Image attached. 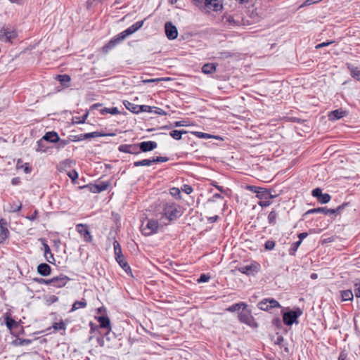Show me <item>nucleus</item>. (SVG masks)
Listing matches in <instances>:
<instances>
[{"instance_id":"nucleus-50","label":"nucleus","mask_w":360,"mask_h":360,"mask_svg":"<svg viewBox=\"0 0 360 360\" xmlns=\"http://www.w3.org/2000/svg\"><path fill=\"white\" fill-rule=\"evenodd\" d=\"M56 143H58L57 148L60 149V148H63L64 147H65L69 143V141L68 140H61L59 138V141H57Z\"/></svg>"},{"instance_id":"nucleus-52","label":"nucleus","mask_w":360,"mask_h":360,"mask_svg":"<svg viewBox=\"0 0 360 360\" xmlns=\"http://www.w3.org/2000/svg\"><path fill=\"white\" fill-rule=\"evenodd\" d=\"M271 199V198L260 200V201L258 202V205L261 207H268L271 204V202L270 201Z\"/></svg>"},{"instance_id":"nucleus-57","label":"nucleus","mask_w":360,"mask_h":360,"mask_svg":"<svg viewBox=\"0 0 360 360\" xmlns=\"http://www.w3.org/2000/svg\"><path fill=\"white\" fill-rule=\"evenodd\" d=\"M35 281L39 284H45L51 285V279H44V278H37Z\"/></svg>"},{"instance_id":"nucleus-51","label":"nucleus","mask_w":360,"mask_h":360,"mask_svg":"<svg viewBox=\"0 0 360 360\" xmlns=\"http://www.w3.org/2000/svg\"><path fill=\"white\" fill-rule=\"evenodd\" d=\"M153 163H157V162H165L169 160V158L167 157H156L153 158Z\"/></svg>"},{"instance_id":"nucleus-23","label":"nucleus","mask_w":360,"mask_h":360,"mask_svg":"<svg viewBox=\"0 0 360 360\" xmlns=\"http://www.w3.org/2000/svg\"><path fill=\"white\" fill-rule=\"evenodd\" d=\"M37 272L41 276H47L51 274V268L48 264L41 263L37 266Z\"/></svg>"},{"instance_id":"nucleus-62","label":"nucleus","mask_w":360,"mask_h":360,"mask_svg":"<svg viewBox=\"0 0 360 360\" xmlns=\"http://www.w3.org/2000/svg\"><path fill=\"white\" fill-rule=\"evenodd\" d=\"M155 110H153L155 114L160 115H166L167 112L164 111L162 109L158 108V107H153Z\"/></svg>"},{"instance_id":"nucleus-63","label":"nucleus","mask_w":360,"mask_h":360,"mask_svg":"<svg viewBox=\"0 0 360 360\" xmlns=\"http://www.w3.org/2000/svg\"><path fill=\"white\" fill-rule=\"evenodd\" d=\"M22 168L23 169L25 174H29L32 171V168L30 167L28 163H25L22 165Z\"/></svg>"},{"instance_id":"nucleus-54","label":"nucleus","mask_w":360,"mask_h":360,"mask_svg":"<svg viewBox=\"0 0 360 360\" xmlns=\"http://www.w3.org/2000/svg\"><path fill=\"white\" fill-rule=\"evenodd\" d=\"M347 205V203H343L342 205L338 206L336 209H330V211H333V212H330V214H338L340 211H342L346 206Z\"/></svg>"},{"instance_id":"nucleus-21","label":"nucleus","mask_w":360,"mask_h":360,"mask_svg":"<svg viewBox=\"0 0 360 360\" xmlns=\"http://www.w3.org/2000/svg\"><path fill=\"white\" fill-rule=\"evenodd\" d=\"M75 164V162L70 159H66L61 162H60L57 165V170L60 172H63L66 171L67 169H70L72 167V165Z\"/></svg>"},{"instance_id":"nucleus-10","label":"nucleus","mask_w":360,"mask_h":360,"mask_svg":"<svg viewBox=\"0 0 360 360\" xmlns=\"http://www.w3.org/2000/svg\"><path fill=\"white\" fill-rule=\"evenodd\" d=\"M238 319L240 322L244 323L252 328L257 327L251 313L247 310H243L238 314Z\"/></svg>"},{"instance_id":"nucleus-15","label":"nucleus","mask_w":360,"mask_h":360,"mask_svg":"<svg viewBox=\"0 0 360 360\" xmlns=\"http://www.w3.org/2000/svg\"><path fill=\"white\" fill-rule=\"evenodd\" d=\"M8 223L6 219H0V243H3L9 236V231L7 228Z\"/></svg>"},{"instance_id":"nucleus-53","label":"nucleus","mask_w":360,"mask_h":360,"mask_svg":"<svg viewBox=\"0 0 360 360\" xmlns=\"http://www.w3.org/2000/svg\"><path fill=\"white\" fill-rule=\"evenodd\" d=\"M222 20H225V22H228L229 25H235L236 22L233 16L231 15H226L223 16Z\"/></svg>"},{"instance_id":"nucleus-27","label":"nucleus","mask_w":360,"mask_h":360,"mask_svg":"<svg viewBox=\"0 0 360 360\" xmlns=\"http://www.w3.org/2000/svg\"><path fill=\"white\" fill-rule=\"evenodd\" d=\"M122 269L129 276H133L131 269L123 256L121 259H116Z\"/></svg>"},{"instance_id":"nucleus-58","label":"nucleus","mask_w":360,"mask_h":360,"mask_svg":"<svg viewBox=\"0 0 360 360\" xmlns=\"http://www.w3.org/2000/svg\"><path fill=\"white\" fill-rule=\"evenodd\" d=\"M68 176L74 181L78 178V173L76 170H72L68 173Z\"/></svg>"},{"instance_id":"nucleus-28","label":"nucleus","mask_w":360,"mask_h":360,"mask_svg":"<svg viewBox=\"0 0 360 360\" xmlns=\"http://www.w3.org/2000/svg\"><path fill=\"white\" fill-rule=\"evenodd\" d=\"M330 212H333V211H330V209H328L327 207H318L308 210L305 214L314 213H323L325 215H329L330 214Z\"/></svg>"},{"instance_id":"nucleus-64","label":"nucleus","mask_w":360,"mask_h":360,"mask_svg":"<svg viewBox=\"0 0 360 360\" xmlns=\"http://www.w3.org/2000/svg\"><path fill=\"white\" fill-rule=\"evenodd\" d=\"M207 219L208 222L214 223L218 220L219 216L217 214H215L214 216L207 217Z\"/></svg>"},{"instance_id":"nucleus-36","label":"nucleus","mask_w":360,"mask_h":360,"mask_svg":"<svg viewBox=\"0 0 360 360\" xmlns=\"http://www.w3.org/2000/svg\"><path fill=\"white\" fill-rule=\"evenodd\" d=\"M153 164V160L151 159H144L142 160L136 161L133 163L134 167H140V166H150Z\"/></svg>"},{"instance_id":"nucleus-49","label":"nucleus","mask_w":360,"mask_h":360,"mask_svg":"<svg viewBox=\"0 0 360 360\" xmlns=\"http://www.w3.org/2000/svg\"><path fill=\"white\" fill-rule=\"evenodd\" d=\"M354 292L356 297H360V282H356L354 285Z\"/></svg>"},{"instance_id":"nucleus-42","label":"nucleus","mask_w":360,"mask_h":360,"mask_svg":"<svg viewBox=\"0 0 360 360\" xmlns=\"http://www.w3.org/2000/svg\"><path fill=\"white\" fill-rule=\"evenodd\" d=\"M81 188H85L87 189L89 191L93 193H99L98 190L97 189V185L96 184H89L87 185H85L84 186L80 187Z\"/></svg>"},{"instance_id":"nucleus-18","label":"nucleus","mask_w":360,"mask_h":360,"mask_svg":"<svg viewBox=\"0 0 360 360\" xmlns=\"http://www.w3.org/2000/svg\"><path fill=\"white\" fill-rule=\"evenodd\" d=\"M251 188L252 191H254L257 193V197L260 200L275 198V195H273L266 189L257 187H251Z\"/></svg>"},{"instance_id":"nucleus-12","label":"nucleus","mask_w":360,"mask_h":360,"mask_svg":"<svg viewBox=\"0 0 360 360\" xmlns=\"http://www.w3.org/2000/svg\"><path fill=\"white\" fill-rule=\"evenodd\" d=\"M77 231L83 237L86 242H91L93 237L91 235L88 226L86 224H79L76 226Z\"/></svg>"},{"instance_id":"nucleus-60","label":"nucleus","mask_w":360,"mask_h":360,"mask_svg":"<svg viewBox=\"0 0 360 360\" xmlns=\"http://www.w3.org/2000/svg\"><path fill=\"white\" fill-rule=\"evenodd\" d=\"M162 80H164L163 78H155V79H143L142 81L143 83L144 84H148V83H158Z\"/></svg>"},{"instance_id":"nucleus-40","label":"nucleus","mask_w":360,"mask_h":360,"mask_svg":"<svg viewBox=\"0 0 360 360\" xmlns=\"http://www.w3.org/2000/svg\"><path fill=\"white\" fill-rule=\"evenodd\" d=\"M186 131H181V130H172L170 132V136L176 139V140H180L181 139V135L183 134H186Z\"/></svg>"},{"instance_id":"nucleus-19","label":"nucleus","mask_w":360,"mask_h":360,"mask_svg":"<svg viewBox=\"0 0 360 360\" xmlns=\"http://www.w3.org/2000/svg\"><path fill=\"white\" fill-rule=\"evenodd\" d=\"M140 152H149L152 151L158 147V143L155 141H148L139 143Z\"/></svg>"},{"instance_id":"nucleus-59","label":"nucleus","mask_w":360,"mask_h":360,"mask_svg":"<svg viewBox=\"0 0 360 360\" xmlns=\"http://www.w3.org/2000/svg\"><path fill=\"white\" fill-rule=\"evenodd\" d=\"M22 208V204L20 202L18 205L13 204L11 207V212H17L20 211Z\"/></svg>"},{"instance_id":"nucleus-25","label":"nucleus","mask_w":360,"mask_h":360,"mask_svg":"<svg viewBox=\"0 0 360 360\" xmlns=\"http://www.w3.org/2000/svg\"><path fill=\"white\" fill-rule=\"evenodd\" d=\"M346 115V112L341 109H338L330 112L328 115L329 120L334 121L343 117Z\"/></svg>"},{"instance_id":"nucleus-48","label":"nucleus","mask_w":360,"mask_h":360,"mask_svg":"<svg viewBox=\"0 0 360 360\" xmlns=\"http://www.w3.org/2000/svg\"><path fill=\"white\" fill-rule=\"evenodd\" d=\"M301 244V240H298L294 243L292 244L291 245V248L290 249V255H294L295 252L297 251L298 247Z\"/></svg>"},{"instance_id":"nucleus-47","label":"nucleus","mask_w":360,"mask_h":360,"mask_svg":"<svg viewBox=\"0 0 360 360\" xmlns=\"http://www.w3.org/2000/svg\"><path fill=\"white\" fill-rule=\"evenodd\" d=\"M153 108L147 105H139V113L141 112H152Z\"/></svg>"},{"instance_id":"nucleus-26","label":"nucleus","mask_w":360,"mask_h":360,"mask_svg":"<svg viewBox=\"0 0 360 360\" xmlns=\"http://www.w3.org/2000/svg\"><path fill=\"white\" fill-rule=\"evenodd\" d=\"M347 66L350 72L351 76L357 81H360V70L357 67L349 63L347 64Z\"/></svg>"},{"instance_id":"nucleus-56","label":"nucleus","mask_w":360,"mask_h":360,"mask_svg":"<svg viewBox=\"0 0 360 360\" xmlns=\"http://www.w3.org/2000/svg\"><path fill=\"white\" fill-rule=\"evenodd\" d=\"M321 194H322V190L319 188H316L314 189L311 192L312 196L314 198H316L317 200H318V198H319V197Z\"/></svg>"},{"instance_id":"nucleus-55","label":"nucleus","mask_w":360,"mask_h":360,"mask_svg":"<svg viewBox=\"0 0 360 360\" xmlns=\"http://www.w3.org/2000/svg\"><path fill=\"white\" fill-rule=\"evenodd\" d=\"M265 249L267 250H271L274 248L275 247V243L273 241V240H267L266 243H265Z\"/></svg>"},{"instance_id":"nucleus-61","label":"nucleus","mask_w":360,"mask_h":360,"mask_svg":"<svg viewBox=\"0 0 360 360\" xmlns=\"http://www.w3.org/2000/svg\"><path fill=\"white\" fill-rule=\"evenodd\" d=\"M181 191H184L186 194H190L193 191V188L191 186L184 184L181 187Z\"/></svg>"},{"instance_id":"nucleus-44","label":"nucleus","mask_w":360,"mask_h":360,"mask_svg":"<svg viewBox=\"0 0 360 360\" xmlns=\"http://www.w3.org/2000/svg\"><path fill=\"white\" fill-rule=\"evenodd\" d=\"M331 199V197L329 194L328 193H322L319 198H318V201L320 202V203H322V204H326L327 202H328Z\"/></svg>"},{"instance_id":"nucleus-37","label":"nucleus","mask_w":360,"mask_h":360,"mask_svg":"<svg viewBox=\"0 0 360 360\" xmlns=\"http://www.w3.org/2000/svg\"><path fill=\"white\" fill-rule=\"evenodd\" d=\"M32 342V340L30 339H20L17 338L13 341V345L15 346H22V345H28Z\"/></svg>"},{"instance_id":"nucleus-38","label":"nucleus","mask_w":360,"mask_h":360,"mask_svg":"<svg viewBox=\"0 0 360 360\" xmlns=\"http://www.w3.org/2000/svg\"><path fill=\"white\" fill-rule=\"evenodd\" d=\"M58 80L64 86H68L67 84L70 82V77L68 75H60L57 77Z\"/></svg>"},{"instance_id":"nucleus-43","label":"nucleus","mask_w":360,"mask_h":360,"mask_svg":"<svg viewBox=\"0 0 360 360\" xmlns=\"http://www.w3.org/2000/svg\"><path fill=\"white\" fill-rule=\"evenodd\" d=\"M278 214L276 211L272 210L268 215V221L270 224L274 225L276 222Z\"/></svg>"},{"instance_id":"nucleus-34","label":"nucleus","mask_w":360,"mask_h":360,"mask_svg":"<svg viewBox=\"0 0 360 360\" xmlns=\"http://www.w3.org/2000/svg\"><path fill=\"white\" fill-rule=\"evenodd\" d=\"M341 295L344 301L352 300L354 297V293L351 290L342 291Z\"/></svg>"},{"instance_id":"nucleus-11","label":"nucleus","mask_w":360,"mask_h":360,"mask_svg":"<svg viewBox=\"0 0 360 360\" xmlns=\"http://www.w3.org/2000/svg\"><path fill=\"white\" fill-rule=\"evenodd\" d=\"M119 151L133 155H139L141 153L139 143L134 144H122L118 148Z\"/></svg>"},{"instance_id":"nucleus-30","label":"nucleus","mask_w":360,"mask_h":360,"mask_svg":"<svg viewBox=\"0 0 360 360\" xmlns=\"http://www.w3.org/2000/svg\"><path fill=\"white\" fill-rule=\"evenodd\" d=\"M124 107L133 113H139V105L134 104L128 101H124Z\"/></svg>"},{"instance_id":"nucleus-16","label":"nucleus","mask_w":360,"mask_h":360,"mask_svg":"<svg viewBox=\"0 0 360 360\" xmlns=\"http://www.w3.org/2000/svg\"><path fill=\"white\" fill-rule=\"evenodd\" d=\"M68 281H70V278L67 276L60 274L58 276L51 278V286L55 288H62L67 284Z\"/></svg>"},{"instance_id":"nucleus-22","label":"nucleus","mask_w":360,"mask_h":360,"mask_svg":"<svg viewBox=\"0 0 360 360\" xmlns=\"http://www.w3.org/2000/svg\"><path fill=\"white\" fill-rule=\"evenodd\" d=\"M108 135V134H105V133H101V132H98V131H93L91 133L80 134L77 137V140L81 141V140L87 139H90V138L103 137V136H106Z\"/></svg>"},{"instance_id":"nucleus-6","label":"nucleus","mask_w":360,"mask_h":360,"mask_svg":"<svg viewBox=\"0 0 360 360\" xmlns=\"http://www.w3.org/2000/svg\"><path fill=\"white\" fill-rule=\"evenodd\" d=\"M302 312L300 309H297L295 311L285 312L283 315V323L286 326L292 325L296 321V319L302 314Z\"/></svg>"},{"instance_id":"nucleus-3","label":"nucleus","mask_w":360,"mask_h":360,"mask_svg":"<svg viewBox=\"0 0 360 360\" xmlns=\"http://www.w3.org/2000/svg\"><path fill=\"white\" fill-rule=\"evenodd\" d=\"M159 224L156 219H148L146 224L143 223L141 226V231L146 236H151L158 232Z\"/></svg>"},{"instance_id":"nucleus-13","label":"nucleus","mask_w":360,"mask_h":360,"mask_svg":"<svg viewBox=\"0 0 360 360\" xmlns=\"http://www.w3.org/2000/svg\"><path fill=\"white\" fill-rule=\"evenodd\" d=\"M165 31L167 37L169 40L175 39L178 36V31L176 27L171 22H167L165 24Z\"/></svg>"},{"instance_id":"nucleus-14","label":"nucleus","mask_w":360,"mask_h":360,"mask_svg":"<svg viewBox=\"0 0 360 360\" xmlns=\"http://www.w3.org/2000/svg\"><path fill=\"white\" fill-rule=\"evenodd\" d=\"M204 139L207 140L206 141H204V146H206L207 148L211 147L212 145L214 146H219L217 143L212 142V140L222 142L224 139L220 136L217 135H212L211 134L205 133L204 132Z\"/></svg>"},{"instance_id":"nucleus-7","label":"nucleus","mask_w":360,"mask_h":360,"mask_svg":"<svg viewBox=\"0 0 360 360\" xmlns=\"http://www.w3.org/2000/svg\"><path fill=\"white\" fill-rule=\"evenodd\" d=\"M260 269V265L256 262H253L249 265L243 266L238 268V270L247 276H254L257 274Z\"/></svg>"},{"instance_id":"nucleus-24","label":"nucleus","mask_w":360,"mask_h":360,"mask_svg":"<svg viewBox=\"0 0 360 360\" xmlns=\"http://www.w3.org/2000/svg\"><path fill=\"white\" fill-rule=\"evenodd\" d=\"M43 246L44 250V257H46V261L51 264H53L55 259L53 255L51 253L49 245L46 243H43Z\"/></svg>"},{"instance_id":"nucleus-39","label":"nucleus","mask_w":360,"mask_h":360,"mask_svg":"<svg viewBox=\"0 0 360 360\" xmlns=\"http://www.w3.org/2000/svg\"><path fill=\"white\" fill-rule=\"evenodd\" d=\"M5 324L9 330H11L17 325L16 321L8 315L5 317Z\"/></svg>"},{"instance_id":"nucleus-31","label":"nucleus","mask_w":360,"mask_h":360,"mask_svg":"<svg viewBox=\"0 0 360 360\" xmlns=\"http://www.w3.org/2000/svg\"><path fill=\"white\" fill-rule=\"evenodd\" d=\"M100 112L101 115H105L107 113H110L111 115H117L120 113V111L117 107L113 108H103L100 110Z\"/></svg>"},{"instance_id":"nucleus-29","label":"nucleus","mask_w":360,"mask_h":360,"mask_svg":"<svg viewBox=\"0 0 360 360\" xmlns=\"http://www.w3.org/2000/svg\"><path fill=\"white\" fill-rule=\"evenodd\" d=\"M98 321L101 328L110 329V321L108 316H101L98 318Z\"/></svg>"},{"instance_id":"nucleus-35","label":"nucleus","mask_w":360,"mask_h":360,"mask_svg":"<svg viewBox=\"0 0 360 360\" xmlns=\"http://www.w3.org/2000/svg\"><path fill=\"white\" fill-rule=\"evenodd\" d=\"M241 307H243V309H245V308L247 307V304H245L244 302L236 303L230 306L227 309V310L229 311L233 312L236 311H238Z\"/></svg>"},{"instance_id":"nucleus-45","label":"nucleus","mask_w":360,"mask_h":360,"mask_svg":"<svg viewBox=\"0 0 360 360\" xmlns=\"http://www.w3.org/2000/svg\"><path fill=\"white\" fill-rule=\"evenodd\" d=\"M169 193L174 197L176 199H181V190L178 188L173 187L170 188Z\"/></svg>"},{"instance_id":"nucleus-46","label":"nucleus","mask_w":360,"mask_h":360,"mask_svg":"<svg viewBox=\"0 0 360 360\" xmlns=\"http://www.w3.org/2000/svg\"><path fill=\"white\" fill-rule=\"evenodd\" d=\"M52 327L56 330H65L66 329V325L63 322V320H61L59 323H56V322L53 323Z\"/></svg>"},{"instance_id":"nucleus-33","label":"nucleus","mask_w":360,"mask_h":360,"mask_svg":"<svg viewBox=\"0 0 360 360\" xmlns=\"http://www.w3.org/2000/svg\"><path fill=\"white\" fill-rule=\"evenodd\" d=\"M217 64L212 63H205L204 64V74H210L214 72L216 70Z\"/></svg>"},{"instance_id":"nucleus-32","label":"nucleus","mask_w":360,"mask_h":360,"mask_svg":"<svg viewBox=\"0 0 360 360\" xmlns=\"http://www.w3.org/2000/svg\"><path fill=\"white\" fill-rule=\"evenodd\" d=\"M87 305V302L85 299H82L81 301H75L72 304L71 311H75L80 308H84Z\"/></svg>"},{"instance_id":"nucleus-41","label":"nucleus","mask_w":360,"mask_h":360,"mask_svg":"<svg viewBox=\"0 0 360 360\" xmlns=\"http://www.w3.org/2000/svg\"><path fill=\"white\" fill-rule=\"evenodd\" d=\"M97 189L98 190V193L108 190L110 184L108 181H101L99 184H97Z\"/></svg>"},{"instance_id":"nucleus-9","label":"nucleus","mask_w":360,"mask_h":360,"mask_svg":"<svg viewBox=\"0 0 360 360\" xmlns=\"http://www.w3.org/2000/svg\"><path fill=\"white\" fill-rule=\"evenodd\" d=\"M258 307L263 311H269L273 308H279L281 307L280 304L276 300L271 299H264L261 302L258 303Z\"/></svg>"},{"instance_id":"nucleus-8","label":"nucleus","mask_w":360,"mask_h":360,"mask_svg":"<svg viewBox=\"0 0 360 360\" xmlns=\"http://www.w3.org/2000/svg\"><path fill=\"white\" fill-rule=\"evenodd\" d=\"M126 37L122 32L112 37L103 47L104 52H108L125 39Z\"/></svg>"},{"instance_id":"nucleus-5","label":"nucleus","mask_w":360,"mask_h":360,"mask_svg":"<svg viewBox=\"0 0 360 360\" xmlns=\"http://www.w3.org/2000/svg\"><path fill=\"white\" fill-rule=\"evenodd\" d=\"M16 37L15 31L8 26H0V39L6 42H10Z\"/></svg>"},{"instance_id":"nucleus-17","label":"nucleus","mask_w":360,"mask_h":360,"mask_svg":"<svg viewBox=\"0 0 360 360\" xmlns=\"http://www.w3.org/2000/svg\"><path fill=\"white\" fill-rule=\"evenodd\" d=\"M44 141H49L50 143H56L59 141V136L55 131L46 132L42 139L37 141V146H40Z\"/></svg>"},{"instance_id":"nucleus-1","label":"nucleus","mask_w":360,"mask_h":360,"mask_svg":"<svg viewBox=\"0 0 360 360\" xmlns=\"http://www.w3.org/2000/svg\"><path fill=\"white\" fill-rule=\"evenodd\" d=\"M161 214V219H166L170 222L183 214L182 207L175 202H167L163 205Z\"/></svg>"},{"instance_id":"nucleus-4","label":"nucleus","mask_w":360,"mask_h":360,"mask_svg":"<svg viewBox=\"0 0 360 360\" xmlns=\"http://www.w3.org/2000/svg\"><path fill=\"white\" fill-rule=\"evenodd\" d=\"M213 198V200L208 199L206 203V209L210 214L218 211L222 205V197L219 193H214Z\"/></svg>"},{"instance_id":"nucleus-20","label":"nucleus","mask_w":360,"mask_h":360,"mask_svg":"<svg viewBox=\"0 0 360 360\" xmlns=\"http://www.w3.org/2000/svg\"><path fill=\"white\" fill-rule=\"evenodd\" d=\"M144 20H140L136 22L134 24L129 27L127 29L124 30L122 33L124 34V36L127 37L134 32H136L137 30H139L143 25Z\"/></svg>"},{"instance_id":"nucleus-2","label":"nucleus","mask_w":360,"mask_h":360,"mask_svg":"<svg viewBox=\"0 0 360 360\" xmlns=\"http://www.w3.org/2000/svg\"><path fill=\"white\" fill-rule=\"evenodd\" d=\"M224 0H204V15H212V12L217 15L223 9Z\"/></svg>"}]
</instances>
